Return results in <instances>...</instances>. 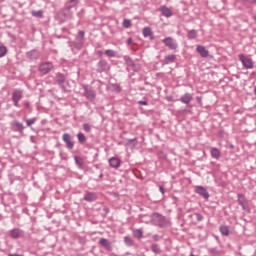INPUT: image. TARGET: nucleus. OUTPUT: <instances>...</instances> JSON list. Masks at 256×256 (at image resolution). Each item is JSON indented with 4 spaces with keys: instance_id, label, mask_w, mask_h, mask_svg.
<instances>
[{
    "instance_id": "obj_1",
    "label": "nucleus",
    "mask_w": 256,
    "mask_h": 256,
    "mask_svg": "<svg viewBox=\"0 0 256 256\" xmlns=\"http://www.w3.org/2000/svg\"><path fill=\"white\" fill-rule=\"evenodd\" d=\"M152 219L155 225H157L158 227L163 228V227H169V225H171V223L169 222V219H166L165 216L157 212L152 215Z\"/></svg>"
},
{
    "instance_id": "obj_2",
    "label": "nucleus",
    "mask_w": 256,
    "mask_h": 256,
    "mask_svg": "<svg viewBox=\"0 0 256 256\" xmlns=\"http://www.w3.org/2000/svg\"><path fill=\"white\" fill-rule=\"evenodd\" d=\"M82 89L84 90L83 96L88 101L93 103V101H95V99H97V92L92 87H89L88 85H83Z\"/></svg>"
},
{
    "instance_id": "obj_3",
    "label": "nucleus",
    "mask_w": 256,
    "mask_h": 256,
    "mask_svg": "<svg viewBox=\"0 0 256 256\" xmlns=\"http://www.w3.org/2000/svg\"><path fill=\"white\" fill-rule=\"evenodd\" d=\"M85 43V31L80 30L73 41V45L75 49L81 50L83 49V45Z\"/></svg>"
},
{
    "instance_id": "obj_4",
    "label": "nucleus",
    "mask_w": 256,
    "mask_h": 256,
    "mask_svg": "<svg viewBox=\"0 0 256 256\" xmlns=\"http://www.w3.org/2000/svg\"><path fill=\"white\" fill-rule=\"evenodd\" d=\"M162 43L165 45V47H168L171 51H177L179 49V44L177 43V40L173 37H166L162 40Z\"/></svg>"
},
{
    "instance_id": "obj_5",
    "label": "nucleus",
    "mask_w": 256,
    "mask_h": 256,
    "mask_svg": "<svg viewBox=\"0 0 256 256\" xmlns=\"http://www.w3.org/2000/svg\"><path fill=\"white\" fill-rule=\"evenodd\" d=\"M55 83L62 88V91H67L65 83H67V76L63 73H57L54 79Z\"/></svg>"
},
{
    "instance_id": "obj_6",
    "label": "nucleus",
    "mask_w": 256,
    "mask_h": 256,
    "mask_svg": "<svg viewBox=\"0 0 256 256\" xmlns=\"http://www.w3.org/2000/svg\"><path fill=\"white\" fill-rule=\"evenodd\" d=\"M124 61L127 67H131L136 73L141 71V65L135 63V60H132L129 56H124Z\"/></svg>"
},
{
    "instance_id": "obj_7",
    "label": "nucleus",
    "mask_w": 256,
    "mask_h": 256,
    "mask_svg": "<svg viewBox=\"0 0 256 256\" xmlns=\"http://www.w3.org/2000/svg\"><path fill=\"white\" fill-rule=\"evenodd\" d=\"M99 247H102V249H105V251H113V243L109 241L107 238H100L98 241Z\"/></svg>"
},
{
    "instance_id": "obj_8",
    "label": "nucleus",
    "mask_w": 256,
    "mask_h": 256,
    "mask_svg": "<svg viewBox=\"0 0 256 256\" xmlns=\"http://www.w3.org/2000/svg\"><path fill=\"white\" fill-rule=\"evenodd\" d=\"M238 57L245 69H253V59L244 56L243 54H239Z\"/></svg>"
},
{
    "instance_id": "obj_9",
    "label": "nucleus",
    "mask_w": 256,
    "mask_h": 256,
    "mask_svg": "<svg viewBox=\"0 0 256 256\" xmlns=\"http://www.w3.org/2000/svg\"><path fill=\"white\" fill-rule=\"evenodd\" d=\"M62 140L64 141V143H66V149H69V151L73 150V148L75 147V142H73L71 134L64 133L62 135Z\"/></svg>"
},
{
    "instance_id": "obj_10",
    "label": "nucleus",
    "mask_w": 256,
    "mask_h": 256,
    "mask_svg": "<svg viewBox=\"0 0 256 256\" xmlns=\"http://www.w3.org/2000/svg\"><path fill=\"white\" fill-rule=\"evenodd\" d=\"M73 9L75 8L65 5L61 10L60 15L64 17V19H73Z\"/></svg>"
},
{
    "instance_id": "obj_11",
    "label": "nucleus",
    "mask_w": 256,
    "mask_h": 256,
    "mask_svg": "<svg viewBox=\"0 0 256 256\" xmlns=\"http://www.w3.org/2000/svg\"><path fill=\"white\" fill-rule=\"evenodd\" d=\"M23 99V90H14L12 93V101L15 107H19V101Z\"/></svg>"
},
{
    "instance_id": "obj_12",
    "label": "nucleus",
    "mask_w": 256,
    "mask_h": 256,
    "mask_svg": "<svg viewBox=\"0 0 256 256\" xmlns=\"http://www.w3.org/2000/svg\"><path fill=\"white\" fill-rule=\"evenodd\" d=\"M109 70V63L107 60H100L96 65L97 73H105V71Z\"/></svg>"
},
{
    "instance_id": "obj_13",
    "label": "nucleus",
    "mask_w": 256,
    "mask_h": 256,
    "mask_svg": "<svg viewBox=\"0 0 256 256\" xmlns=\"http://www.w3.org/2000/svg\"><path fill=\"white\" fill-rule=\"evenodd\" d=\"M26 57L29 61H37L39 57H41V52L37 49L30 50L26 52Z\"/></svg>"
},
{
    "instance_id": "obj_14",
    "label": "nucleus",
    "mask_w": 256,
    "mask_h": 256,
    "mask_svg": "<svg viewBox=\"0 0 256 256\" xmlns=\"http://www.w3.org/2000/svg\"><path fill=\"white\" fill-rule=\"evenodd\" d=\"M53 69V64L50 62H46L40 65L39 71L43 75H47V73H51V70Z\"/></svg>"
},
{
    "instance_id": "obj_15",
    "label": "nucleus",
    "mask_w": 256,
    "mask_h": 256,
    "mask_svg": "<svg viewBox=\"0 0 256 256\" xmlns=\"http://www.w3.org/2000/svg\"><path fill=\"white\" fill-rule=\"evenodd\" d=\"M195 193L203 197V199H209V192L203 186H196Z\"/></svg>"
},
{
    "instance_id": "obj_16",
    "label": "nucleus",
    "mask_w": 256,
    "mask_h": 256,
    "mask_svg": "<svg viewBox=\"0 0 256 256\" xmlns=\"http://www.w3.org/2000/svg\"><path fill=\"white\" fill-rule=\"evenodd\" d=\"M237 198H238V205H241L242 209L244 211L247 210V198L245 197V194H242V193H238L237 194Z\"/></svg>"
},
{
    "instance_id": "obj_17",
    "label": "nucleus",
    "mask_w": 256,
    "mask_h": 256,
    "mask_svg": "<svg viewBox=\"0 0 256 256\" xmlns=\"http://www.w3.org/2000/svg\"><path fill=\"white\" fill-rule=\"evenodd\" d=\"M12 127L14 129V131H17L18 133H21V135H23V131L25 130V126H23V123L14 120L12 122Z\"/></svg>"
},
{
    "instance_id": "obj_18",
    "label": "nucleus",
    "mask_w": 256,
    "mask_h": 256,
    "mask_svg": "<svg viewBox=\"0 0 256 256\" xmlns=\"http://www.w3.org/2000/svg\"><path fill=\"white\" fill-rule=\"evenodd\" d=\"M143 37H149L150 41H153L155 39V35L153 34V30H151V27L147 26L143 28L142 30Z\"/></svg>"
},
{
    "instance_id": "obj_19",
    "label": "nucleus",
    "mask_w": 256,
    "mask_h": 256,
    "mask_svg": "<svg viewBox=\"0 0 256 256\" xmlns=\"http://www.w3.org/2000/svg\"><path fill=\"white\" fill-rule=\"evenodd\" d=\"M97 198V193L87 192L84 196V201H87L88 203H93V201H97Z\"/></svg>"
},
{
    "instance_id": "obj_20",
    "label": "nucleus",
    "mask_w": 256,
    "mask_h": 256,
    "mask_svg": "<svg viewBox=\"0 0 256 256\" xmlns=\"http://www.w3.org/2000/svg\"><path fill=\"white\" fill-rule=\"evenodd\" d=\"M160 13L163 15V17H173V11L169 9L167 6H161L159 8Z\"/></svg>"
},
{
    "instance_id": "obj_21",
    "label": "nucleus",
    "mask_w": 256,
    "mask_h": 256,
    "mask_svg": "<svg viewBox=\"0 0 256 256\" xmlns=\"http://www.w3.org/2000/svg\"><path fill=\"white\" fill-rule=\"evenodd\" d=\"M196 51L203 58L209 57V50H207V48H205V46L198 45L196 48Z\"/></svg>"
},
{
    "instance_id": "obj_22",
    "label": "nucleus",
    "mask_w": 256,
    "mask_h": 256,
    "mask_svg": "<svg viewBox=\"0 0 256 256\" xmlns=\"http://www.w3.org/2000/svg\"><path fill=\"white\" fill-rule=\"evenodd\" d=\"M22 236H23V231H21V229L16 228V229L10 230L11 239H19V237H22Z\"/></svg>"
},
{
    "instance_id": "obj_23",
    "label": "nucleus",
    "mask_w": 256,
    "mask_h": 256,
    "mask_svg": "<svg viewBox=\"0 0 256 256\" xmlns=\"http://www.w3.org/2000/svg\"><path fill=\"white\" fill-rule=\"evenodd\" d=\"M180 101L185 105H189L193 101V96L190 93H186L180 97Z\"/></svg>"
},
{
    "instance_id": "obj_24",
    "label": "nucleus",
    "mask_w": 256,
    "mask_h": 256,
    "mask_svg": "<svg viewBox=\"0 0 256 256\" xmlns=\"http://www.w3.org/2000/svg\"><path fill=\"white\" fill-rule=\"evenodd\" d=\"M109 165L110 167H113V169H118L121 165V160L117 157H112L109 159Z\"/></svg>"
},
{
    "instance_id": "obj_25",
    "label": "nucleus",
    "mask_w": 256,
    "mask_h": 256,
    "mask_svg": "<svg viewBox=\"0 0 256 256\" xmlns=\"http://www.w3.org/2000/svg\"><path fill=\"white\" fill-rule=\"evenodd\" d=\"M176 60H177V55H175V54L168 55V56L164 57L163 64L170 65V63H175Z\"/></svg>"
},
{
    "instance_id": "obj_26",
    "label": "nucleus",
    "mask_w": 256,
    "mask_h": 256,
    "mask_svg": "<svg viewBox=\"0 0 256 256\" xmlns=\"http://www.w3.org/2000/svg\"><path fill=\"white\" fill-rule=\"evenodd\" d=\"M186 37L189 40L197 39V30H187Z\"/></svg>"
},
{
    "instance_id": "obj_27",
    "label": "nucleus",
    "mask_w": 256,
    "mask_h": 256,
    "mask_svg": "<svg viewBox=\"0 0 256 256\" xmlns=\"http://www.w3.org/2000/svg\"><path fill=\"white\" fill-rule=\"evenodd\" d=\"M219 231L224 237H229V226L222 225L219 227Z\"/></svg>"
},
{
    "instance_id": "obj_28",
    "label": "nucleus",
    "mask_w": 256,
    "mask_h": 256,
    "mask_svg": "<svg viewBox=\"0 0 256 256\" xmlns=\"http://www.w3.org/2000/svg\"><path fill=\"white\" fill-rule=\"evenodd\" d=\"M77 139H78V143H80V145H85V142L87 141V137H85V134H83L82 132H79L77 134Z\"/></svg>"
},
{
    "instance_id": "obj_29",
    "label": "nucleus",
    "mask_w": 256,
    "mask_h": 256,
    "mask_svg": "<svg viewBox=\"0 0 256 256\" xmlns=\"http://www.w3.org/2000/svg\"><path fill=\"white\" fill-rule=\"evenodd\" d=\"M74 161L79 169H83L84 161L81 156H74Z\"/></svg>"
},
{
    "instance_id": "obj_30",
    "label": "nucleus",
    "mask_w": 256,
    "mask_h": 256,
    "mask_svg": "<svg viewBox=\"0 0 256 256\" xmlns=\"http://www.w3.org/2000/svg\"><path fill=\"white\" fill-rule=\"evenodd\" d=\"M211 157H213V159H219L221 157V151H219L217 148H212Z\"/></svg>"
},
{
    "instance_id": "obj_31",
    "label": "nucleus",
    "mask_w": 256,
    "mask_h": 256,
    "mask_svg": "<svg viewBox=\"0 0 256 256\" xmlns=\"http://www.w3.org/2000/svg\"><path fill=\"white\" fill-rule=\"evenodd\" d=\"M133 237L135 239H143V230L142 229L133 230Z\"/></svg>"
},
{
    "instance_id": "obj_32",
    "label": "nucleus",
    "mask_w": 256,
    "mask_h": 256,
    "mask_svg": "<svg viewBox=\"0 0 256 256\" xmlns=\"http://www.w3.org/2000/svg\"><path fill=\"white\" fill-rule=\"evenodd\" d=\"M79 4V0H68L65 5L67 7H72L74 9H77V5Z\"/></svg>"
},
{
    "instance_id": "obj_33",
    "label": "nucleus",
    "mask_w": 256,
    "mask_h": 256,
    "mask_svg": "<svg viewBox=\"0 0 256 256\" xmlns=\"http://www.w3.org/2000/svg\"><path fill=\"white\" fill-rule=\"evenodd\" d=\"M124 243L127 247H133V245H135V242L133 241V238H131L129 236L124 237Z\"/></svg>"
},
{
    "instance_id": "obj_34",
    "label": "nucleus",
    "mask_w": 256,
    "mask_h": 256,
    "mask_svg": "<svg viewBox=\"0 0 256 256\" xmlns=\"http://www.w3.org/2000/svg\"><path fill=\"white\" fill-rule=\"evenodd\" d=\"M150 249L152 253H155V255H159L161 253V248L159 247V244H152L150 246Z\"/></svg>"
},
{
    "instance_id": "obj_35",
    "label": "nucleus",
    "mask_w": 256,
    "mask_h": 256,
    "mask_svg": "<svg viewBox=\"0 0 256 256\" xmlns=\"http://www.w3.org/2000/svg\"><path fill=\"white\" fill-rule=\"evenodd\" d=\"M32 15H33V17H38V19H41V18H43V11H41V10H38V11L33 10L32 11Z\"/></svg>"
},
{
    "instance_id": "obj_36",
    "label": "nucleus",
    "mask_w": 256,
    "mask_h": 256,
    "mask_svg": "<svg viewBox=\"0 0 256 256\" xmlns=\"http://www.w3.org/2000/svg\"><path fill=\"white\" fill-rule=\"evenodd\" d=\"M126 145L128 146L132 145V147H137V138L128 139L126 142Z\"/></svg>"
},
{
    "instance_id": "obj_37",
    "label": "nucleus",
    "mask_w": 256,
    "mask_h": 256,
    "mask_svg": "<svg viewBox=\"0 0 256 256\" xmlns=\"http://www.w3.org/2000/svg\"><path fill=\"white\" fill-rule=\"evenodd\" d=\"M111 88L113 91H115V93H121L122 91L121 86H119V84H112Z\"/></svg>"
},
{
    "instance_id": "obj_38",
    "label": "nucleus",
    "mask_w": 256,
    "mask_h": 256,
    "mask_svg": "<svg viewBox=\"0 0 256 256\" xmlns=\"http://www.w3.org/2000/svg\"><path fill=\"white\" fill-rule=\"evenodd\" d=\"M122 25H123L124 29H129V27H131V20H129V19H124Z\"/></svg>"
},
{
    "instance_id": "obj_39",
    "label": "nucleus",
    "mask_w": 256,
    "mask_h": 256,
    "mask_svg": "<svg viewBox=\"0 0 256 256\" xmlns=\"http://www.w3.org/2000/svg\"><path fill=\"white\" fill-rule=\"evenodd\" d=\"M7 55V47L0 46V57H5Z\"/></svg>"
},
{
    "instance_id": "obj_40",
    "label": "nucleus",
    "mask_w": 256,
    "mask_h": 256,
    "mask_svg": "<svg viewBox=\"0 0 256 256\" xmlns=\"http://www.w3.org/2000/svg\"><path fill=\"white\" fill-rule=\"evenodd\" d=\"M105 55H107V57H115V51L108 49L105 51Z\"/></svg>"
},
{
    "instance_id": "obj_41",
    "label": "nucleus",
    "mask_w": 256,
    "mask_h": 256,
    "mask_svg": "<svg viewBox=\"0 0 256 256\" xmlns=\"http://www.w3.org/2000/svg\"><path fill=\"white\" fill-rule=\"evenodd\" d=\"M37 121V118H31L26 120L27 127H31Z\"/></svg>"
},
{
    "instance_id": "obj_42",
    "label": "nucleus",
    "mask_w": 256,
    "mask_h": 256,
    "mask_svg": "<svg viewBox=\"0 0 256 256\" xmlns=\"http://www.w3.org/2000/svg\"><path fill=\"white\" fill-rule=\"evenodd\" d=\"M83 129L86 131V133H91V125H89V123H84Z\"/></svg>"
},
{
    "instance_id": "obj_43",
    "label": "nucleus",
    "mask_w": 256,
    "mask_h": 256,
    "mask_svg": "<svg viewBox=\"0 0 256 256\" xmlns=\"http://www.w3.org/2000/svg\"><path fill=\"white\" fill-rule=\"evenodd\" d=\"M195 217H196V220H197L198 222L203 221V219H205V218L203 217V214H201V213H195Z\"/></svg>"
},
{
    "instance_id": "obj_44",
    "label": "nucleus",
    "mask_w": 256,
    "mask_h": 256,
    "mask_svg": "<svg viewBox=\"0 0 256 256\" xmlns=\"http://www.w3.org/2000/svg\"><path fill=\"white\" fill-rule=\"evenodd\" d=\"M103 211H104L103 217H107V213H109L110 211L108 206H103Z\"/></svg>"
},
{
    "instance_id": "obj_45",
    "label": "nucleus",
    "mask_w": 256,
    "mask_h": 256,
    "mask_svg": "<svg viewBox=\"0 0 256 256\" xmlns=\"http://www.w3.org/2000/svg\"><path fill=\"white\" fill-rule=\"evenodd\" d=\"M158 157H160L161 159H167V156L165 155V153L163 151H160L158 153Z\"/></svg>"
},
{
    "instance_id": "obj_46",
    "label": "nucleus",
    "mask_w": 256,
    "mask_h": 256,
    "mask_svg": "<svg viewBox=\"0 0 256 256\" xmlns=\"http://www.w3.org/2000/svg\"><path fill=\"white\" fill-rule=\"evenodd\" d=\"M138 105H149V102L147 100H140L138 101Z\"/></svg>"
},
{
    "instance_id": "obj_47",
    "label": "nucleus",
    "mask_w": 256,
    "mask_h": 256,
    "mask_svg": "<svg viewBox=\"0 0 256 256\" xmlns=\"http://www.w3.org/2000/svg\"><path fill=\"white\" fill-rule=\"evenodd\" d=\"M152 239H154V241H160L161 237L159 236V234H156L152 237Z\"/></svg>"
},
{
    "instance_id": "obj_48",
    "label": "nucleus",
    "mask_w": 256,
    "mask_h": 256,
    "mask_svg": "<svg viewBox=\"0 0 256 256\" xmlns=\"http://www.w3.org/2000/svg\"><path fill=\"white\" fill-rule=\"evenodd\" d=\"M159 190L162 193V195H165V188H163V186H159Z\"/></svg>"
},
{
    "instance_id": "obj_49",
    "label": "nucleus",
    "mask_w": 256,
    "mask_h": 256,
    "mask_svg": "<svg viewBox=\"0 0 256 256\" xmlns=\"http://www.w3.org/2000/svg\"><path fill=\"white\" fill-rule=\"evenodd\" d=\"M126 43L127 45H131V43H133V38H128Z\"/></svg>"
},
{
    "instance_id": "obj_50",
    "label": "nucleus",
    "mask_w": 256,
    "mask_h": 256,
    "mask_svg": "<svg viewBox=\"0 0 256 256\" xmlns=\"http://www.w3.org/2000/svg\"><path fill=\"white\" fill-rule=\"evenodd\" d=\"M24 107H26V109H30L31 104L29 102H25L24 103Z\"/></svg>"
},
{
    "instance_id": "obj_51",
    "label": "nucleus",
    "mask_w": 256,
    "mask_h": 256,
    "mask_svg": "<svg viewBox=\"0 0 256 256\" xmlns=\"http://www.w3.org/2000/svg\"><path fill=\"white\" fill-rule=\"evenodd\" d=\"M97 55H99V57H103V51L98 50V51H97Z\"/></svg>"
},
{
    "instance_id": "obj_52",
    "label": "nucleus",
    "mask_w": 256,
    "mask_h": 256,
    "mask_svg": "<svg viewBox=\"0 0 256 256\" xmlns=\"http://www.w3.org/2000/svg\"><path fill=\"white\" fill-rule=\"evenodd\" d=\"M247 1L248 3H256V0H244Z\"/></svg>"
},
{
    "instance_id": "obj_53",
    "label": "nucleus",
    "mask_w": 256,
    "mask_h": 256,
    "mask_svg": "<svg viewBox=\"0 0 256 256\" xmlns=\"http://www.w3.org/2000/svg\"><path fill=\"white\" fill-rule=\"evenodd\" d=\"M196 101H197V103H201V97H196Z\"/></svg>"
},
{
    "instance_id": "obj_54",
    "label": "nucleus",
    "mask_w": 256,
    "mask_h": 256,
    "mask_svg": "<svg viewBox=\"0 0 256 256\" xmlns=\"http://www.w3.org/2000/svg\"><path fill=\"white\" fill-rule=\"evenodd\" d=\"M8 256H23L21 254H8Z\"/></svg>"
},
{
    "instance_id": "obj_55",
    "label": "nucleus",
    "mask_w": 256,
    "mask_h": 256,
    "mask_svg": "<svg viewBox=\"0 0 256 256\" xmlns=\"http://www.w3.org/2000/svg\"><path fill=\"white\" fill-rule=\"evenodd\" d=\"M99 178L103 179V173H100Z\"/></svg>"
},
{
    "instance_id": "obj_56",
    "label": "nucleus",
    "mask_w": 256,
    "mask_h": 256,
    "mask_svg": "<svg viewBox=\"0 0 256 256\" xmlns=\"http://www.w3.org/2000/svg\"><path fill=\"white\" fill-rule=\"evenodd\" d=\"M230 148H231V149H234V146H233V145H230Z\"/></svg>"
},
{
    "instance_id": "obj_57",
    "label": "nucleus",
    "mask_w": 256,
    "mask_h": 256,
    "mask_svg": "<svg viewBox=\"0 0 256 256\" xmlns=\"http://www.w3.org/2000/svg\"><path fill=\"white\" fill-rule=\"evenodd\" d=\"M254 21H256V15L254 16Z\"/></svg>"
}]
</instances>
